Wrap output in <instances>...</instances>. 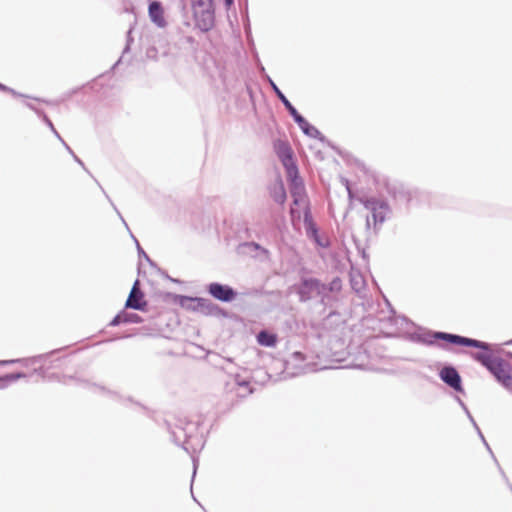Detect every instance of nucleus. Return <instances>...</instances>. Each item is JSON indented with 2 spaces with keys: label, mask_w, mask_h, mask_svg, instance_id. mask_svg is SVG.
<instances>
[{
  "label": "nucleus",
  "mask_w": 512,
  "mask_h": 512,
  "mask_svg": "<svg viewBox=\"0 0 512 512\" xmlns=\"http://www.w3.org/2000/svg\"><path fill=\"white\" fill-rule=\"evenodd\" d=\"M253 392V388L251 387L248 381H238L236 382L235 393L238 397H246Z\"/></svg>",
  "instance_id": "f8f14e48"
},
{
  "label": "nucleus",
  "mask_w": 512,
  "mask_h": 512,
  "mask_svg": "<svg viewBox=\"0 0 512 512\" xmlns=\"http://www.w3.org/2000/svg\"><path fill=\"white\" fill-rule=\"evenodd\" d=\"M294 120L299 124V126L305 130V127L308 126V122L296 111V114H291Z\"/></svg>",
  "instance_id": "dca6fc26"
},
{
  "label": "nucleus",
  "mask_w": 512,
  "mask_h": 512,
  "mask_svg": "<svg viewBox=\"0 0 512 512\" xmlns=\"http://www.w3.org/2000/svg\"><path fill=\"white\" fill-rule=\"evenodd\" d=\"M208 291L215 299L223 302L232 301L236 295L231 287L219 283H211Z\"/></svg>",
  "instance_id": "6e6552de"
},
{
  "label": "nucleus",
  "mask_w": 512,
  "mask_h": 512,
  "mask_svg": "<svg viewBox=\"0 0 512 512\" xmlns=\"http://www.w3.org/2000/svg\"><path fill=\"white\" fill-rule=\"evenodd\" d=\"M21 377L20 374H8L4 377H0V389L4 388L7 383L13 382Z\"/></svg>",
  "instance_id": "4468645a"
},
{
  "label": "nucleus",
  "mask_w": 512,
  "mask_h": 512,
  "mask_svg": "<svg viewBox=\"0 0 512 512\" xmlns=\"http://www.w3.org/2000/svg\"><path fill=\"white\" fill-rule=\"evenodd\" d=\"M125 306L127 308H132L136 310H145L147 306V302L145 301L144 294L139 288V281L137 280L127 298Z\"/></svg>",
  "instance_id": "0eeeda50"
},
{
  "label": "nucleus",
  "mask_w": 512,
  "mask_h": 512,
  "mask_svg": "<svg viewBox=\"0 0 512 512\" xmlns=\"http://www.w3.org/2000/svg\"><path fill=\"white\" fill-rule=\"evenodd\" d=\"M257 341L262 346L273 347L277 342V337L274 334L261 331L257 336Z\"/></svg>",
  "instance_id": "9b49d317"
},
{
  "label": "nucleus",
  "mask_w": 512,
  "mask_h": 512,
  "mask_svg": "<svg viewBox=\"0 0 512 512\" xmlns=\"http://www.w3.org/2000/svg\"><path fill=\"white\" fill-rule=\"evenodd\" d=\"M291 194L294 198L293 206L291 208V217L292 219H300L302 211L307 209V200L304 194V188L302 185L294 184V187L291 190Z\"/></svg>",
  "instance_id": "423d86ee"
},
{
  "label": "nucleus",
  "mask_w": 512,
  "mask_h": 512,
  "mask_svg": "<svg viewBox=\"0 0 512 512\" xmlns=\"http://www.w3.org/2000/svg\"><path fill=\"white\" fill-rule=\"evenodd\" d=\"M149 16L158 26L162 27L165 25L164 11L159 2L153 1L149 5Z\"/></svg>",
  "instance_id": "9d476101"
},
{
  "label": "nucleus",
  "mask_w": 512,
  "mask_h": 512,
  "mask_svg": "<svg viewBox=\"0 0 512 512\" xmlns=\"http://www.w3.org/2000/svg\"><path fill=\"white\" fill-rule=\"evenodd\" d=\"M233 0H226L227 4L230 5Z\"/></svg>",
  "instance_id": "a211bd4d"
},
{
  "label": "nucleus",
  "mask_w": 512,
  "mask_h": 512,
  "mask_svg": "<svg viewBox=\"0 0 512 512\" xmlns=\"http://www.w3.org/2000/svg\"><path fill=\"white\" fill-rule=\"evenodd\" d=\"M274 149L283 166L286 168L288 176L295 177L297 174V166L294 162L293 151L290 145L285 141L279 140L274 144Z\"/></svg>",
  "instance_id": "7ed1b4c3"
},
{
  "label": "nucleus",
  "mask_w": 512,
  "mask_h": 512,
  "mask_svg": "<svg viewBox=\"0 0 512 512\" xmlns=\"http://www.w3.org/2000/svg\"><path fill=\"white\" fill-rule=\"evenodd\" d=\"M277 94L285 107L288 109L290 114H296V109L292 106V104L288 101V99L278 90L276 89Z\"/></svg>",
  "instance_id": "2eb2a0df"
},
{
  "label": "nucleus",
  "mask_w": 512,
  "mask_h": 512,
  "mask_svg": "<svg viewBox=\"0 0 512 512\" xmlns=\"http://www.w3.org/2000/svg\"><path fill=\"white\" fill-rule=\"evenodd\" d=\"M477 359L506 389L512 392V367L506 361L488 354H478Z\"/></svg>",
  "instance_id": "f257e3e1"
},
{
  "label": "nucleus",
  "mask_w": 512,
  "mask_h": 512,
  "mask_svg": "<svg viewBox=\"0 0 512 512\" xmlns=\"http://www.w3.org/2000/svg\"><path fill=\"white\" fill-rule=\"evenodd\" d=\"M433 337H434V339L444 340L453 345L469 346V347H475V348H480V349H485V350L488 349V345L484 342H481V341H478L475 339H471V338H467V337H463V336H459V335H455V334L436 332L433 335Z\"/></svg>",
  "instance_id": "39448f33"
},
{
  "label": "nucleus",
  "mask_w": 512,
  "mask_h": 512,
  "mask_svg": "<svg viewBox=\"0 0 512 512\" xmlns=\"http://www.w3.org/2000/svg\"><path fill=\"white\" fill-rule=\"evenodd\" d=\"M272 197L280 204H283L286 200V192L282 183L274 185L272 190Z\"/></svg>",
  "instance_id": "ddd939ff"
},
{
  "label": "nucleus",
  "mask_w": 512,
  "mask_h": 512,
  "mask_svg": "<svg viewBox=\"0 0 512 512\" xmlns=\"http://www.w3.org/2000/svg\"><path fill=\"white\" fill-rule=\"evenodd\" d=\"M362 203L366 209L372 212L375 226L382 224L390 212L389 206L385 201L374 197L363 199Z\"/></svg>",
  "instance_id": "20e7f679"
},
{
  "label": "nucleus",
  "mask_w": 512,
  "mask_h": 512,
  "mask_svg": "<svg viewBox=\"0 0 512 512\" xmlns=\"http://www.w3.org/2000/svg\"><path fill=\"white\" fill-rule=\"evenodd\" d=\"M120 322H121V318H120V316L118 315L117 317H115V319L113 320V322H112V323H113V324H118V323H120Z\"/></svg>",
  "instance_id": "f3484780"
},
{
  "label": "nucleus",
  "mask_w": 512,
  "mask_h": 512,
  "mask_svg": "<svg viewBox=\"0 0 512 512\" xmlns=\"http://www.w3.org/2000/svg\"><path fill=\"white\" fill-rule=\"evenodd\" d=\"M195 25L202 31H209L214 25L212 0H192Z\"/></svg>",
  "instance_id": "f03ea898"
},
{
  "label": "nucleus",
  "mask_w": 512,
  "mask_h": 512,
  "mask_svg": "<svg viewBox=\"0 0 512 512\" xmlns=\"http://www.w3.org/2000/svg\"><path fill=\"white\" fill-rule=\"evenodd\" d=\"M439 376L443 382L456 391H461V378L454 367L445 366L440 370Z\"/></svg>",
  "instance_id": "1a4fd4ad"
},
{
  "label": "nucleus",
  "mask_w": 512,
  "mask_h": 512,
  "mask_svg": "<svg viewBox=\"0 0 512 512\" xmlns=\"http://www.w3.org/2000/svg\"><path fill=\"white\" fill-rule=\"evenodd\" d=\"M195 300L198 301V302L203 301V299H201V298H196Z\"/></svg>",
  "instance_id": "aec40b11"
},
{
  "label": "nucleus",
  "mask_w": 512,
  "mask_h": 512,
  "mask_svg": "<svg viewBox=\"0 0 512 512\" xmlns=\"http://www.w3.org/2000/svg\"><path fill=\"white\" fill-rule=\"evenodd\" d=\"M0 89L5 90V87L2 84H0Z\"/></svg>",
  "instance_id": "6ab92c4d"
}]
</instances>
